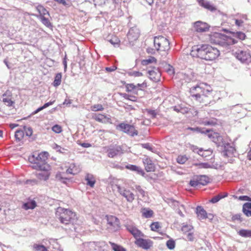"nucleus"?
Returning <instances> with one entry per match:
<instances>
[{
	"instance_id": "47",
	"label": "nucleus",
	"mask_w": 251,
	"mask_h": 251,
	"mask_svg": "<svg viewBox=\"0 0 251 251\" xmlns=\"http://www.w3.org/2000/svg\"><path fill=\"white\" fill-rule=\"evenodd\" d=\"M194 165L198 166L199 168L207 169L211 168V165L208 163H195Z\"/></svg>"
},
{
	"instance_id": "59",
	"label": "nucleus",
	"mask_w": 251,
	"mask_h": 251,
	"mask_svg": "<svg viewBox=\"0 0 251 251\" xmlns=\"http://www.w3.org/2000/svg\"><path fill=\"white\" fill-rule=\"evenodd\" d=\"M123 97H124L125 99H127V100H132V101H135V97H134V96H129L126 94H121Z\"/></svg>"
},
{
	"instance_id": "43",
	"label": "nucleus",
	"mask_w": 251,
	"mask_h": 251,
	"mask_svg": "<svg viewBox=\"0 0 251 251\" xmlns=\"http://www.w3.org/2000/svg\"><path fill=\"white\" fill-rule=\"evenodd\" d=\"M135 187V190L141 195L143 198H145L147 196V192H145L140 185H136Z\"/></svg>"
},
{
	"instance_id": "25",
	"label": "nucleus",
	"mask_w": 251,
	"mask_h": 251,
	"mask_svg": "<svg viewBox=\"0 0 251 251\" xmlns=\"http://www.w3.org/2000/svg\"><path fill=\"white\" fill-rule=\"evenodd\" d=\"M194 151L198 153L200 155L203 157H206L207 156H208L212 154V151L211 150H208L203 151L202 149H198V148H195L193 150Z\"/></svg>"
},
{
	"instance_id": "52",
	"label": "nucleus",
	"mask_w": 251,
	"mask_h": 251,
	"mask_svg": "<svg viewBox=\"0 0 251 251\" xmlns=\"http://www.w3.org/2000/svg\"><path fill=\"white\" fill-rule=\"evenodd\" d=\"M146 111L148 114L150 115L151 118H155L157 115V113L155 110L146 109Z\"/></svg>"
},
{
	"instance_id": "41",
	"label": "nucleus",
	"mask_w": 251,
	"mask_h": 251,
	"mask_svg": "<svg viewBox=\"0 0 251 251\" xmlns=\"http://www.w3.org/2000/svg\"><path fill=\"white\" fill-rule=\"evenodd\" d=\"M91 110L94 112L101 111L104 109L103 106L100 104L92 105L90 107Z\"/></svg>"
},
{
	"instance_id": "27",
	"label": "nucleus",
	"mask_w": 251,
	"mask_h": 251,
	"mask_svg": "<svg viewBox=\"0 0 251 251\" xmlns=\"http://www.w3.org/2000/svg\"><path fill=\"white\" fill-rule=\"evenodd\" d=\"M36 10L40 14L39 16H37L39 18L44 16L46 15H49V12L42 5H39L36 7Z\"/></svg>"
},
{
	"instance_id": "48",
	"label": "nucleus",
	"mask_w": 251,
	"mask_h": 251,
	"mask_svg": "<svg viewBox=\"0 0 251 251\" xmlns=\"http://www.w3.org/2000/svg\"><path fill=\"white\" fill-rule=\"evenodd\" d=\"M188 158L186 155L178 156L176 159L177 162L179 164H183L187 160Z\"/></svg>"
},
{
	"instance_id": "12",
	"label": "nucleus",
	"mask_w": 251,
	"mask_h": 251,
	"mask_svg": "<svg viewBox=\"0 0 251 251\" xmlns=\"http://www.w3.org/2000/svg\"><path fill=\"white\" fill-rule=\"evenodd\" d=\"M139 30L136 27H133L129 30L127 34V38L130 44L133 45V42L137 40L139 37Z\"/></svg>"
},
{
	"instance_id": "54",
	"label": "nucleus",
	"mask_w": 251,
	"mask_h": 251,
	"mask_svg": "<svg viewBox=\"0 0 251 251\" xmlns=\"http://www.w3.org/2000/svg\"><path fill=\"white\" fill-rule=\"evenodd\" d=\"M52 130L55 133H59L62 131V128L60 126L55 125L52 127Z\"/></svg>"
},
{
	"instance_id": "40",
	"label": "nucleus",
	"mask_w": 251,
	"mask_h": 251,
	"mask_svg": "<svg viewBox=\"0 0 251 251\" xmlns=\"http://www.w3.org/2000/svg\"><path fill=\"white\" fill-rule=\"evenodd\" d=\"M153 214V211L151 209H148L146 208L143 209L142 215L144 217L146 218L151 217L152 216Z\"/></svg>"
},
{
	"instance_id": "19",
	"label": "nucleus",
	"mask_w": 251,
	"mask_h": 251,
	"mask_svg": "<svg viewBox=\"0 0 251 251\" xmlns=\"http://www.w3.org/2000/svg\"><path fill=\"white\" fill-rule=\"evenodd\" d=\"M143 162L147 172H153L155 170V165L150 158L146 157L143 159Z\"/></svg>"
},
{
	"instance_id": "20",
	"label": "nucleus",
	"mask_w": 251,
	"mask_h": 251,
	"mask_svg": "<svg viewBox=\"0 0 251 251\" xmlns=\"http://www.w3.org/2000/svg\"><path fill=\"white\" fill-rule=\"evenodd\" d=\"M50 169L47 170H41V172L36 174V177L41 180H47L50 176Z\"/></svg>"
},
{
	"instance_id": "53",
	"label": "nucleus",
	"mask_w": 251,
	"mask_h": 251,
	"mask_svg": "<svg viewBox=\"0 0 251 251\" xmlns=\"http://www.w3.org/2000/svg\"><path fill=\"white\" fill-rule=\"evenodd\" d=\"M165 70L170 75H172L174 73L173 67L169 64H166Z\"/></svg>"
},
{
	"instance_id": "26",
	"label": "nucleus",
	"mask_w": 251,
	"mask_h": 251,
	"mask_svg": "<svg viewBox=\"0 0 251 251\" xmlns=\"http://www.w3.org/2000/svg\"><path fill=\"white\" fill-rule=\"evenodd\" d=\"M242 211L246 216L251 217V203H245L243 205Z\"/></svg>"
},
{
	"instance_id": "44",
	"label": "nucleus",
	"mask_w": 251,
	"mask_h": 251,
	"mask_svg": "<svg viewBox=\"0 0 251 251\" xmlns=\"http://www.w3.org/2000/svg\"><path fill=\"white\" fill-rule=\"evenodd\" d=\"M5 96H6V94H4L2 95V101L8 106H12L14 102L9 98H4Z\"/></svg>"
},
{
	"instance_id": "28",
	"label": "nucleus",
	"mask_w": 251,
	"mask_h": 251,
	"mask_svg": "<svg viewBox=\"0 0 251 251\" xmlns=\"http://www.w3.org/2000/svg\"><path fill=\"white\" fill-rule=\"evenodd\" d=\"M197 178L200 185H205L209 182V178L205 175L198 176Z\"/></svg>"
},
{
	"instance_id": "64",
	"label": "nucleus",
	"mask_w": 251,
	"mask_h": 251,
	"mask_svg": "<svg viewBox=\"0 0 251 251\" xmlns=\"http://www.w3.org/2000/svg\"><path fill=\"white\" fill-rule=\"evenodd\" d=\"M239 199L241 201H251V198L248 197V196H241L239 197Z\"/></svg>"
},
{
	"instance_id": "22",
	"label": "nucleus",
	"mask_w": 251,
	"mask_h": 251,
	"mask_svg": "<svg viewBox=\"0 0 251 251\" xmlns=\"http://www.w3.org/2000/svg\"><path fill=\"white\" fill-rule=\"evenodd\" d=\"M80 171L79 166H76L75 164H71L69 168L67 170L66 173L73 175L77 174Z\"/></svg>"
},
{
	"instance_id": "49",
	"label": "nucleus",
	"mask_w": 251,
	"mask_h": 251,
	"mask_svg": "<svg viewBox=\"0 0 251 251\" xmlns=\"http://www.w3.org/2000/svg\"><path fill=\"white\" fill-rule=\"evenodd\" d=\"M39 19L41 20L43 24L46 25L47 27L51 26V23L48 18H46L44 16H42V17H40Z\"/></svg>"
},
{
	"instance_id": "13",
	"label": "nucleus",
	"mask_w": 251,
	"mask_h": 251,
	"mask_svg": "<svg viewBox=\"0 0 251 251\" xmlns=\"http://www.w3.org/2000/svg\"><path fill=\"white\" fill-rule=\"evenodd\" d=\"M135 244L138 247L145 250H148L152 246V241L150 239L138 238L135 241Z\"/></svg>"
},
{
	"instance_id": "23",
	"label": "nucleus",
	"mask_w": 251,
	"mask_h": 251,
	"mask_svg": "<svg viewBox=\"0 0 251 251\" xmlns=\"http://www.w3.org/2000/svg\"><path fill=\"white\" fill-rule=\"evenodd\" d=\"M95 250V245L94 242H87L83 243L81 251H94Z\"/></svg>"
},
{
	"instance_id": "14",
	"label": "nucleus",
	"mask_w": 251,
	"mask_h": 251,
	"mask_svg": "<svg viewBox=\"0 0 251 251\" xmlns=\"http://www.w3.org/2000/svg\"><path fill=\"white\" fill-rule=\"evenodd\" d=\"M235 57L241 62H246L251 59L250 54L243 50H238L235 53Z\"/></svg>"
},
{
	"instance_id": "51",
	"label": "nucleus",
	"mask_w": 251,
	"mask_h": 251,
	"mask_svg": "<svg viewBox=\"0 0 251 251\" xmlns=\"http://www.w3.org/2000/svg\"><path fill=\"white\" fill-rule=\"evenodd\" d=\"M24 129L27 136L30 137L32 135L33 131L31 127H26V126H24Z\"/></svg>"
},
{
	"instance_id": "15",
	"label": "nucleus",
	"mask_w": 251,
	"mask_h": 251,
	"mask_svg": "<svg viewBox=\"0 0 251 251\" xmlns=\"http://www.w3.org/2000/svg\"><path fill=\"white\" fill-rule=\"evenodd\" d=\"M92 118L97 122L102 124L111 123L110 117L101 114H94L92 116Z\"/></svg>"
},
{
	"instance_id": "17",
	"label": "nucleus",
	"mask_w": 251,
	"mask_h": 251,
	"mask_svg": "<svg viewBox=\"0 0 251 251\" xmlns=\"http://www.w3.org/2000/svg\"><path fill=\"white\" fill-rule=\"evenodd\" d=\"M196 30L198 32H204L209 30V26L206 23L197 21L195 23Z\"/></svg>"
},
{
	"instance_id": "16",
	"label": "nucleus",
	"mask_w": 251,
	"mask_h": 251,
	"mask_svg": "<svg viewBox=\"0 0 251 251\" xmlns=\"http://www.w3.org/2000/svg\"><path fill=\"white\" fill-rule=\"evenodd\" d=\"M148 74L150 78L153 81H157L161 76V73L158 68L154 67L152 69L149 70Z\"/></svg>"
},
{
	"instance_id": "56",
	"label": "nucleus",
	"mask_w": 251,
	"mask_h": 251,
	"mask_svg": "<svg viewBox=\"0 0 251 251\" xmlns=\"http://www.w3.org/2000/svg\"><path fill=\"white\" fill-rule=\"evenodd\" d=\"M160 227V225L158 222L152 223L151 225V228L152 231H156Z\"/></svg>"
},
{
	"instance_id": "62",
	"label": "nucleus",
	"mask_w": 251,
	"mask_h": 251,
	"mask_svg": "<svg viewBox=\"0 0 251 251\" xmlns=\"http://www.w3.org/2000/svg\"><path fill=\"white\" fill-rule=\"evenodd\" d=\"M235 23L236 25L238 27L242 26L244 21L242 19H235Z\"/></svg>"
},
{
	"instance_id": "30",
	"label": "nucleus",
	"mask_w": 251,
	"mask_h": 251,
	"mask_svg": "<svg viewBox=\"0 0 251 251\" xmlns=\"http://www.w3.org/2000/svg\"><path fill=\"white\" fill-rule=\"evenodd\" d=\"M234 38H238L240 40H245L246 38V34L241 31H237V32H231Z\"/></svg>"
},
{
	"instance_id": "33",
	"label": "nucleus",
	"mask_w": 251,
	"mask_h": 251,
	"mask_svg": "<svg viewBox=\"0 0 251 251\" xmlns=\"http://www.w3.org/2000/svg\"><path fill=\"white\" fill-rule=\"evenodd\" d=\"M188 129L194 132H200L201 133H206L210 132L209 129H205L204 128L197 127H188Z\"/></svg>"
},
{
	"instance_id": "50",
	"label": "nucleus",
	"mask_w": 251,
	"mask_h": 251,
	"mask_svg": "<svg viewBox=\"0 0 251 251\" xmlns=\"http://www.w3.org/2000/svg\"><path fill=\"white\" fill-rule=\"evenodd\" d=\"M166 246L170 250H173L175 247V242L173 239L169 240L167 241Z\"/></svg>"
},
{
	"instance_id": "9",
	"label": "nucleus",
	"mask_w": 251,
	"mask_h": 251,
	"mask_svg": "<svg viewBox=\"0 0 251 251\" xmlns=\"http://www.w3.org/2000/svg\"><path fill=\"white\" fill-rule=\"evenodd\" d=\"M107 223V228L112 232L117 230L120 225V222L119 220L115 216L112 215L106 216Z\"/></svg>"
},
{
	"instance_id": "3",
	"label": "nucleus",
	"mask_w": 251,
	"mask_h": 251,
	"mask_svg": "<svg viewBox=\"0 0 251 251\" xmlns=\"http://www.w3.org/2000/svg\"><path fill=\"white\" fill-rule=\"evenodd\" d=\"M48 154L47 152H35L29 156L28 160L32 164V168L38 170L50 169V167L47 162Z\"/></svg>"
},
{
	"instance_id": "8",
	"label": "nucleus",
	"mask_w": 251,
	"mask_h": 251,
	"mask_svg": "<svg viewBox=\"0 0 251 251\" xmlns=\"http://www.w3.org/2000/svg\"><path fill=\"white\" fill-rule=\"evenodd\" d=\"M117 129L132 137L137 135L138 134V131L133 126L124 123L120 124L117 126Z\"/></svg>"
},
{
	"instance_id": "24",
	"label": "nucleus",
	"mask_w": 251,
	"mask_h": 251,
	"mask_svg": "<svg viewBox=\"0 0 251 251\" xmlns=\"http://www.w3.org/2000/svg\"><path fill=\"white\" fill-rule=\"evenodd\" d=\"M85 179L87 181V185L90 186L91 187H93L96 183V180L93 175L90 174H87Z\"/></svg>"
},
{
	"instance_id": "42",
	"label": "nucleus",
	"mask_w": 251,
	"mask_h": 251,
	"mask_svg": "<svg viewBox=\"0 0 251 251\" xmlns=\"http://www.w3.org/2000/svg\"><path fill=\"white\" fill-rule=\"evenodd\" d=\"M24 136V132L22 130H17L15 132V137L18 141H21Z\"/></svg>"
},
{
	"instance_id": "46",
	"label": "nucleus",
	"mask_w": 251,
	"mask_h": 251,
	"mask_svg": "<svg viewBox=\"0 0 251 251\" xmlns=\"http://www.w3.org/2000/svg\"><path fill=\"white\" fill-rule=\"evenodd\" d=\"M33 248L36 251H49L47 248L42 245L34 244Z\"/></svg>"
},
{
	"instance_id": "37",
	"label": "nucleus",
	"mask_w": 251,
	"mask_h": 251,
	"mask_svg": "<svg viewBox=\"0 0 251 251\" xmlns=\"http://www.w3.org/2000/svg\"><path fill=\"white\" fill-rule=\"evenodd\" d=\"M204 126H214L217 124V120L216 119H211L208 120H205L202 122Z\"/></svg>"
},
{
	"instance_id": "7",
	"label": "nucleus",
	"mask_w": 251,
	"mask_h": 251,
	"mask_svg": "<svg viewBox=\"0 0 251 251\" xmlns=\"http://www.w3.org/2000/svg\"><path fill=\"white\" fill-rule=\"evenodd\" d=\"M154 45L156 50L166 51L170 49L169 40L162 36H156L154 38Z\"/></svg>"
},
{
	"instance_id": "58",
	"label": "nucleus",
	"mask_w": 251,
	"mask_h": 251,
	"mask_svg": "<svg viewBox=\"0 0 251 251\" xmlns=\"http://www.w3.org/2000/svg\"><path fill=\"white\" fill-rule=\"evenodd\" d=\"M189 184L191 186L194 187H197V186L200 185L199 184V182L198 181V180L197 178L196 179L191 180L190 181Z\"/></svg>"
},
{
	"instance_id": "57",
	"label": "nucleus",
	"mask_w": 251,
	"mask_h": 251,
	"mask_svg": "<svg viewBox=\"0 0 251 251\" xmlns=\"http://www.w3.org/2000/svg\"><path fill=\"white\" fill-rule=\"evenodd\" d=\"M141 146L146 149L152 152H153V148L151 147L150 143L141 144Z\"/></svg>"
},
{
	"instance_id": "45",
	"label": "nucleus",
	"mask_w": 251,
	"mask_h": 251,
	"mask_svg": "<svg viewBox=\"0 0 251 251\" xmlns=\"http://www.w3.org/2000/svg\"><path fill=\"white\" fill-rule=\"evenodd\" d=\"M156 61V59L154 57L151 56L149 58L143 60L142 61V64L143 65H147L150 63L155 62Z\"/></svg>"
},
{
	"instance_id": "31",
	"label": "nucleus",
	"mask_w": 251,
	"mask_h": 251,
	"mask_svg": "<svg viewBox=\"0 0 251 251\" xmlns=\"http://www.w3.org/2000/svg\"><path fill=\"white\" fill-rule=\"evenodd\" d=\"M238 234L243 237L251 238V230L242 229L238 231Z\"/></svg>"
},
{
	"instance_id": "21",
	"label": "nucleus",
	"mask_w": 251,
	"mask_h": 251,
	"mask_svg": "<svg viewBox=\"0 0 251 251\" xmlns=\"http://www.w3.org/2000/svg\"><path fill=\"white\" fill-rule=\"evenodd\" d=\"M196 213L197 216L200 220H203L206 219L207 218H209V217L207 216V212L201 206H197L196 208Z\"/></svg>"
},
{
	"instance_id": "61",
	"label": "nucleus",
	"mask_w": 251,
	"mask_h": 251,
	"mask_svg": "<svg viewBox=\"0 0 251 251\" xmlns=\"http://www.w3.org/2000/svg\"><path fill=\"white\" fill-rule=\"evenodd\" d=\"M38 183V180H37L36 179H35L27 180L26 181V183L27 184H30L31 185L37 184Z\"/></svg>"
},
{
	"instance_id": "11",
	"label": "nucleus",
	"mask_w": 251,
	"mask_h": 251,
	"mask_svg": "<svg viewBox=\"0 0 251 251\" xmlns=\"http://www.w3.org/2000/svg\"><path fill=\"white\" fill-rule=\"evenodd\" d=\"M106 151L108 156L111 158H113L123 153L121 147L117 145H110L108 147Z\"/></svg>"
},
{
	"instance_id": "60",
	"label": "nucleus",
	"mask_w": 251,
	"mask_h": 251,
	"mask_svg": "<svg viewBox=\"0 0 251 251\" xmlns=\"http://www.w3.org/2000/svg\"><path fill=\"white\" fill-rule=\"evenodd\" d=\"M232 220L235 221V220H239L240 222L243 221V219L241 218V214H237L233 215L232 217Z\"/></svg>"
},
{
	"instance_id": "5",
	"label": "nucleus",
	"mask_w": 251,
	"mask_h": 251,
	"mask_svg": "<svg viewBox=\"0 0 251 251\" xmlns=\"http://www.w3.org/2000/svg\"><path fill=\"white\" fill-rule=\"evenodd\" d=\"M203 85H206V84L200 83L195 86L192 87L190 89V93L194 99L206 105L208 103L206 99L208 95L210 93V91L205 90Z\"/></svg>"
},
{
	"instance_id": "63",
	"label": "nucleus",
	"mask_w": 251,
	"mask_h": 251,
	"mask_svg": "<svg viewBox=\"0 0 251 251\" xmlns=\"http://www.w3.org/2000/svg\"><path fill=\"white\" fill-rule=\"evenodd\" d=\"M136 86L133 84H128L126 85V89L127 91H131L132 90L136 88Z\"/></svg>"
},
{
	"instance_id": "35",
	"label": "nucleus",
	"mask_w": 251,
	"mask_h": 251,
	"mask_svg": "<svg viewBox=\"0 0 251 251\" xmlns=\"http://www.w3.org/2000/svg\"><path fill=\"white\" fill-rule=\"evenodd\" d=\"M202 7L211 12H214L217 10V8L215 6L211 4L209 1L207 0L204 2V3L203 4Z\"/></svg>"
},
{
	"instance_id": "34",
	"label": "nucleus",
	"mask_w": 251,
	"mask_h": 251,
	"mask_svg": "<svg viewBox=\"0 0 251 251\" xmlns=\"http://www.w3.org/2000/svg\"><path fill=\"white\" fill-rule=\"evenodd\" d=\"M36 206V203L34 201H31L25 203L23 204V208L25 210H28L29 209H34Z\"/></svg>"
},
{
	"instance_id": "1",
	"label": "nucleus",
	"mask_w": 251,
	"mask_h": 251,
	"mask_svg": "<svg viewBox=\"0 0 251 251\" xmlns=\"http://www.w3.org/2000/svg\"><path fill=\"white\" fill-rule=\"evenodd\" d=\"M56 218L64 225L66 230H76L77 219L76 214L71 210L62 207H58L56 211Z\"/></svg>"
},
{
	"instance_id": "38",
	"label": "nucleus",
	"mask_w": 251,
	"mask_h": 251,
	"mask_svg": "<svg viewBox=\"0 0 251 251\" xmlns=\"http://www.w3.org/2000/svg\"><path fill=\"white\" fill-rule=\"evenodd\" d=\"M109 243L111 245L112 250L114 251H126L125 248L120 245L111 242H109Z\"/></svg>"
},
{
	"instance_id": "39",
	"label": "nucleus",
	"mask_w": 251,
	"mask_h": 251,
	"mask_svg": "<svg viewBox=\"0 0 251 251\" xmlns=\"http://www.w3.org/2000/svg\"><path fill=\"white\" fill-rule=\"evenodd\" d=\"M227 196V194H226L225 195H222V194H219L213 198H212L209 201L212 203H215L219 201L221 199L224 198Z\"/></svg>"
},
{
	"instance_id": "4",
	"label": "nucleus",
	"mask_w": 251,
	"mask_h": 251,
	"mask_svg": "<svg viewBox=\"0 0 251 251\" xmlns=\"http://www.w3.org/2000/svg\"><path fill=\"white\" fill-rule=\"evenodd\" d=\"M215 142L219 148L222 155L225 158H229L228 160L229 162H232L233 157H235L237 154L235 148L229 143L224 141L222 136L217 137V141Z\"/></svg>"
},
{
	"instance_id": "55",
	"label": "nucleus",
	"mask_w": 251,
	"mask_h": 251,
	"mask_svg": "<svg viewBox=\"0 0 251 251\" xmlns=\"http://www.w3.org/2000/svg\"><path fill=\"white\" fill-rule=\"evenodd\" d=\"M193 227L191 225H185L182 226L181 230L183 232H187L190 231Z\"/></svg>"
},
{
	"instance_id": "36",
	"label": "nucleus",
	"mask_w": 251,
	"mask_h": 251,
	"mask_svg": "<svg viewBox=\"0 0 251 251\" xmlns=\"http://www.w3.org/2000/svg\"><path fill=\"white\" fill-rule=\"evenodd\" d=\"M62 75L61 73H58L55 75L54 80L53 82V85L54 87L58 86L61 82Z\"/></svg>"
},
{
	"instance_id": "18",
	"label": "nucleus",
	"mask_w": 251,
	"mask_h": 251,
	"mask_svg": "<svg viewBox=\"0 0 251 251\" xmlns=\"http://www.w3.org/2000/svg\"><path fill=\"white\" fill-rule=\"evenodd\" d=\"M126 229L136 239L141 237L145 236L144 234L140 230L133 226H126Z\"/></svg>"
},
{
	"instance_id": "10",
	"label": "nucleus",
	"mask_w": 251,
	"mask_h": 251,
	"mask_svg": "<svg viewBox=\"0 0 251 251\" xmlns=\"http://www.w3.org/2000/svg\"><path fill=\"white\" fill-rule=\"evenodd\" d=\"M118 191L126 201L129 202H132L135 199L134 194L129 190H126L125 188L121 187L120 185H116Z\"/></svg>"
},
{
	"instance_id": "32",
	"label": "nucleus",
	"mask_w": 251,
	"mask_h": 251,
	"mask_svg": "<svg viewBox=\"0 0 251 251\" xmlns=\"http://www.w3.org/2000/svg\"><path fill=\"white\" fill-rule=\"evenodd\" d=\"M64 176V173H61L60 172L57 173L55 176L56 179L63 182V183H66L68 178Z\"/></svg>"
},
{
	"instance_id": "2",
	"label": "nucleus",
	"mask_w": 251,
	"mask_h": 251,
	"mask_svg": "<svg viewBox=\"0 0 251 251\" xmlns=\"http://www.w3.org/2000/svg\"><path fill=\"white\" fill-rule=\"evenodd\" d=\"M191 55L206 60H213L220 55L218 49L209 45H198L192 48Z\"/></svg>"
},
{
	"instance_id": "29",
	"label": "nucleus",
	"mask_w": 251,
	"mask_h": 251,
	"mask_svg": "<svg viewBox=\"0 0 251 251\" xmlns=\"http://www.w3.org/2000/svg\"><path fill=\"white\" fill-rule=\"evenodd\" d=\"M168 203L172 206L174 209H177L180 206L183 209H184V206L182 204L180 205L178 201H176L174 199H170L168 201Z\"/></svg>"
},
{
	"instance_id": "6",
	"label": "nucleus",
	"mask_w": 251,
	"mask_h": 251,
	"mask_svg": "<svg viewBox=\"0 0 251 251\" xmlns=\"http://www.w3.org/2000/svg\"><path fill=\"white\" fill-rule=\"evenodd\" d=\"M210 41L212 44L225 48L237 43L235 39L218 32H214L210 35Z\"/></svg>"
}]
</instances>
